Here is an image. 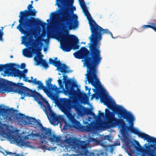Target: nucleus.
<instances>
[{
    "mask_svg": "<svg viewBox=\"0 0 156 156\" xmlns=\"http://www.w3.org/2000/svg\"><path fill=\"white\" fill-rule=\"evenodd\" d=\"M23 83H16L7 80L0 79V88L2 93L6 92H13L18 93L22 96L20 98L23 99L25 96L32 97L37 101L42 100L43 102L40 101L41 108L48 115L50 113V119L52 124H58L62 122H64L65 119L60 115L58 116L52 111L51 107L48 101L44 98L39 93L34 90H32L28 88L23 86Z\"/></svg>",
    "mask_w": 156,
    "mask_h": 156,
    "instance_id": "obj_1",
    "label": "nucleus"
},
{
    "mask_svg": "<svg viewBox=\"0 0 156 156\" xmlns=\"http://www.w3.org/2000/svg\"><path fill=\"white\" fill-rule=\"evenodd\" d=\"M120 114L121 115L120 118H123V119H126L127 122L129 124V126L126 125L123 120V122H121L120 125L119 126H121V131L123 134H125L127 131L133 133L137 135L138 136L144 139V140H147V142H150L151 136L150 135L142 133L138 129L134 127L133 122L134 120V117L133 115L130 112L127 111L126 110H124L121 112Z\"/></svg>",
    "mask_w": 156,
    "mask_h": 156,
    "instance_id": "obj_2",
    "label": "nucleus"
},
{
    "mask_svg": "<svg viewBox=\"0 0 156 156\" xmlns=\"http://www.w3.org/2000/svg\"><path fill=\"white\" fill-rule=\"evenodd\" d=\"M72 103L70 100H65L62 103H59V106L61 110L66 115L68 121L65 120L63 129L65 130L73 128L79 129L81 128V125L80 122L75 118V114H72L69 111L72 107Z\"/></svg>",
    "mask_w": 156,
    "mask_h": 156,
    "instance_id": "obj_3",
    "label": "nucleus"
},
{
    "mask_svg": "<svg viewBox=\"0 0 156 156\" xmlns=\"http://www.w3.org/2000/svg\"><path fill=\"white\" fill-rule=\"evenodd\" d=\"M27 8L28 10L20 12L19 20V24L17 27V29L22 34L25 35L29 33L30 30V25L34 22H33V17H31L30 19L28 18L27 17L29 16H35L37 13L35 9H32L33 7L32 4L29 5Z\"/></svg>",
    "mask_w": 156,
    "mask_h": 156,
    "instance_id": "obj_4",
    "label": "nucleus"
},
{
    "mask_svg": "<svg viewBox=\"0 0 156 156\" xmlns=\"http://www.w3.org/2000/svg\"><path fill=\"white\" fill-rule=\"evenodd\" d=\"M69 9L66 8L60 20V26L64 33L68 34V30L75 29L78 26L79 22L77 15L74 14L73 11H71V14L69 12Z\"/></svg>",
    "mask_w": 156,
    "mask_h": 156,
    "instance_id": "obj_5",
    "label": "nucleus"
},
{
    "mask_svg": "<svg viewBox=\"0 0 156 156\" xmlns=\"http://www.w3.org/2000/svg\"><path fill=\"white\" fill-rule=\"evenodd\" d=\"M43 40V39L41 37H39L36 40L37 47L36 48L35 46L34 48L30 47L29 49L30 50L31 49V51L28 49L25 48L24 50L23 53L24 56L28 58L31 57L32 54H36L37 55L34 57V59L36 62V65H41L45 68H47L49 67L48 64L45 60L42 58L43 55H41V49L40 45L42 44L41 41Z\"/></svg>",
    "mask_w": 156,
    "mask_h": 156,
    "instance_id": "obj_6",
    "label": "nucleus"
},
{
    "mask_svg": "<svg viewBox=\"0 0 156 156\" xmlns=\"http://www.w3.org/2000/svg\"><path fill=\"white\" fill-rule=\"evenodd\" d=\"M67 75L63 76V80L64 81L66 90H64V93L66 95H69V99L64 98L59 103H62L63 101L65 100H70L71 102H72L75 98L79 95L80 97L83 98L84 99L88 98L85 93L80 92L79 90H75L72 87H70L73 83L71 79H67Z\"/></svg>",
    "mask_w": 156,
    "mask_h": 156,
    "instance_id": "obj_7",
    "label": "nucleus"
},
{
    "mask_svg": "<svg viewBox=\"0 0 156 156\" xmlns=\"http://www.w3.org/2000/svg\"><path fill=\"white\" fill-rule=\"evenodd\" d=\"M75 38L78 40L77 37L74 35H62L60 39L63 41L61 43V47L63 51L69 52L72 48L74 49L79 48L80 46L75 41Z\"/></svg>",
    "mask_w": 156,
    "mask_h": 156,
    "instance_id": "obj_8",
    "label": "nucleus"
},
{
    "mask_svg": "<svg viewBox=\"0 0 156 156\" xmlns=\"http://www.w3.org/2000/svg\"><path fill=\"white\" fill-rule=\"evenodd\" d=\"M105 118L108 121L103 122L102 125L107 129H110L114 126H119L121 122H123V119L115 118L113 112H110L107 108L105 109Z\"/></svg>",
    "mask_w": 156,
    "mask_h": 156,
    "instance_id": "obj_9",
    "label": "nucleus"
},
{
    "mask_svg": "<svg viewBox=\"0 0 156 156\" xmlns=\"http://www.w3.org/2000/svg\"><path fill=\"white\" fill-rule=\"evenodd\" d=\"M16 66V64L13 63L0 64V71L4 70V72L6 74H9L11 72L14 76H19L20 79L22 76L24 77L25 75L22 71L14 67Z\"/></svg>",
    "mask_w": 156,
    "mask_h": 156,
    "instance_id": "obj_10",
    "label": "nucleus"
},
{
    "mask_svg": "<svg viewBox=\"0 0 156 156\" xmlns=\"http://www.w3.org/2000/svg\"><path fill=\"white\" fill-rule=\"evenodd\" d=\"M101 101L104 104L107 106L108 108L114 111L118 115L119 117H120L121 115L120 113L124 110H126L122 106L118 105L115 106V103L112 102V99L106 95H104L101 98Z\"/></svg>",
    "mask_w": 156,
    "mask_h": 156,
    "instance_id": "obj_11",
    "label": "nucleus"
},
{
    "mask_svg": "<svg viewBox=\"0 0 156 156\" xmlns=\"http://www.w3.org/2000/svg\"><path fill=\"white\" fill-rule=\"evenodd\" d=\"M52 80L51 78H49L48 80L46 81V87L43 85V83H42L41 81H37L36 78L32 80H25V81L26 82H27L30 83H33L35 85H38L37 88L39 89L43 90L45 93H46L48 91V90L54 86L51 83Z\"/></svg>",
    "mask_w": 156,
    "mask_h": 156,
    "instance_id": "obj_12",
    "label": "nucleus"
},
{
    "mask_svg": "<svg viewBox=\"0 0 156 156\" xmlns=\"http://www.w3.org/2000/svg\"><path fill=\"white\" fill-rule=\"evenodd\" d=\"M15 117L18 120L24 122L26 124L31 125V126L32 127H33L34 125H36V123L41 125L40 123L37 122V121L35 118L26 116L20 113L16 114Z\"/></svg>",
    "mask_w": 156,
    "mask_h": 156,
    "instance_id": "obj_13",
    "label": "nucleus"
},
{
    "mask_svg": "<svg viewBox=\"0 0 156 156\" xmlns=\"http://www.w3.org/2000/svg\"><path fill=\"white\" fill-rule=\"evenodd\" d=\"M124 141L126 144L127 146L129 147L130 151L132 153H135L136 151L137 152H140L142 153L144 152H145L146 153L145 151L147 149V148H146V150H145L144 148L141 147L140 146L139 143L137 145L133 142H131V145L133 147L134 149H133L132 148V146L129 145L130 143V141L127 137L125 138L124 139ZM147 146H146V148H147Z\"/></svg>",
    "mask_w": 156,
    "mask_h": 156,
    "instance_id": "obj_14",
    "label": "nucleus"
},
{
    "mask_svg": "<svg viewBox=\"0 0 156 156\" xmlns=\"http://www.w3.org/2000/svg\"><path fill=\"white\" fill-rule=\"evenodd\" d=\"M49 61L50 64H52L57 67V70L58 72L65 73L69 72V71L67 69L68 68L67 66L65 64L61 63L60 60L55 61L52 58H50Z\"/></svg>",
    "mask_w": 156,
    "mask_h": 156,
    "instance_id": "obj_15",
    "label": "nucleus"
},
{
    "mask_svg": "<svg viewBox=\"0 0 156 156\" xmlns=\"http://www.w3.org/2000/svg\"><path fill=\"white\" fill-rule=\"evenodd\" d=\"M89 143L85 141L78 140L76 148H77L78 150H80L83 154L84 153H86L87 151L88 150L89 147Z\"/></svg>",
    "mask_w": 156,
    "mask_h": 156,
    "instance_id": "obj_16",
    "label": "nucleus"
},
{
    "mask_svg": "<svg viewBox=\"0 0 156 156\" xmlns=\"http://www.w3.org/2000/svg\"><path fill=\"white\" fill-rule=\"evenodd\" d=\"M37 122L40 123L41 125H38L36 123V125H34L33 127L35 128L38 127H41V131L43 136L44 137L48 138L49 139V137H50V136L52 134L51 133V130L50 129H48L43 127L40 122L37 121Z\"/></svg>",
    "mask_w": 156,
    "mask_h": 156,
    "instance_id": "obj_17",
    "label": "nucleus"
},
{
    "mask_svg": "<svg viewBox=\"0 0 156 156\" xmlns=\"http://www.w3.org/2000/svg\"><path fill=\"white\" fill-rule=\"evenodd\" d=\"M81 2H80V5L82 8L83 12L86 16L87 18L88 21H94L92 19L91 16L89 12L87 9L86 8V5L84 2V0H81Z\"/></svg>",
    "mask_w": 156,
    "mask_h": 156,
    "instance_id": "obj_18",
    "label": "nucleus"
},
{
    "mask_svg": "<svg viewBox=\"0 0 156 156\" xmlns=\"http://www.w3.org/2000/svg\"><path fill=\"white\" fill-rule=\"evenodd\" d=\"M151 144L147 147V149L146 150V154L149 156H156V151L154 150H152L151 147L153 148L154 149H156V145L155 143Z\"/></svg>",
    "mask_w": 156,
    "mask_h": 156,
    "instance_id": "obj_19",
    "label": "nucleus"
},
{
    "mask_svg": "<svg viewBox=\"0 0 156 156\" xmlns=\"http://www.w3.org/2000/svg\"><path fill=\"white\" fill-rule=\"evenodd\" d=\"M33 21L34 22L30 25V29L32 27L37 25L40 26L42 27V28L46 26L47 24L46 23L43 22L38 19H35L34 18H33Z\"/></svg>",
    "mask_w": 156,
    "mask_h": 156,
    "instance_id": "obj_20",
    "label": "nucleus"
},
{
    "mask_svg": "<svg viewBox=\"0 0 156 156\" xmlns=\"http://www.w3.org/2000/svg\"><path fill=\"white\" fill-rule=\"evenodd\" d=\"M77 140H74L72 138L70 137L66 140L65 142L69 147H71L72 148H75L76 146Z\"/></svg>",
    "mask_w": 156,
    "mask_h": 156,
    "instance_id": "obj_21",
    "label": "nucleus"
},
{
    "mask_svg": "<svg viewBox=\"0 0 156 156\" xmlns=\"http://www.w3.org/2000/svg\"><path fill=\"white\" fill-rule=\"evenodd\" d=\"M74 108L78 115L80 116L84 115L85 109L83 106H76L74 107Z\"/></svg>",
    "mask_w": 156,
    "mask_h": 156,
    "instance_id": "obj_22",
    "label": "nucleus"
},
{
    "mask_svg": "<svg viewBox=\"0 0 156 156\" xmlns=\"http://www.w3.org/2000/svg\"><path fill=\"white\" fill-rule=\"evenodd\" d=\"M48 139L52 142L58 143L60 141L61 137L52 134L50 137H49Z\"/></svg>",
    "mask_w": 156,
    "mask_h": 156,
    "instance_id": "obj_23",
    "label": "nucleus"
},
{
    "mask_svg": "<svg viewBox=\"0 0 156 156\" xmlns=\"http://www.w3.org/2000/svg\"><path fill=\"white\" fill-rule=\"evenodd\" d=\"M16 143L21 146L27 145L29 143L28 141H25L20 138H17L16 140Z\"/></svg>",
    "mask_w": 156,
    "mask_h": 156,
    "instance_id": "obj_24",
    "label": "nucleus"
},
{
    "mask_svg": "<svg viewBox=\"0 0 156 156\" xmlns=\"http://www.w3.org/2000/svg\"><path fill=\"white\" fill-rule=\"evenodd\" d=\"M0 115H2L4 119L6 118L7 117L6 109L5 108H2L0 106Z\"/></svg>",
    "mask_w": 156,
    "mask_h": 156,
    "instance_id": "obj_25",
    "label": "nucleus"
},
{
    "mask_svg": "<svg viewBox=\"0 0 156 156\" xmlns=\"http://www.w3.org/2000/svg\"><path fill=\"white\" fill-rule=\"evenodd\" d=\"M1 152L4 155L6 156L8 154L11 155V156H23V155H21L19 154H16L15 153H12L10 152L6 151H4V152L1 151Z\"/></svg>",
    "mask_w": 156,
    "mask_h": 156,
    "instance_id": "obj_26",
    "label": "nucleus"
},
{
    "mask_svg": "<svg viewBox=\"0 0 156 156\" xmlns=\"http://www.w3.org/2000/svg\"><path fill=\"white\" fill-rule=\"evenodd\" d=\"M49 90L52 91H54L57 94H58L61 92L59 89L57 88V87L55 85L53 86Z\"/></svg>",
    "mask_w": 156,
    "mask_h": 156,
    "instance_id": "obj_27",
    "label": "nucleus"
},
{
    "mask_svg": "<svg viewBox=\"0 0 156 156\" xmlns=\"http://www.w3.org/2000/svg\"><path fill=\"white\" fill-rule=\"evenodd\" d=\"M142 28L144 29H148L149 28L152 29L155 32H156V27L150 25H144L142 26Z\"/></svg>",
    "mask_w": 156,
    "mask_h": 156,
    "instance_id": "obj_28",
    "label": "nucleus"
},
{
    "mask_svg": "<svg viewBox=\"0 0 156 156\" xmlns=\"http://www.w3.org/2000/svg\"><path fill=\"white\" fill-rule=\"evenodd\" d=\"M94 128V126L92 125L89 124L85 126V129L87 131L91 132L92 131Z\"/></svg>",
    "mask_w": 156,
    "mask_h": 156,
    "instance_id": "obj_29",
    "label": "nucleus"
},
{
    "mask_svg": "<svg viewBox=\"0 0 156 156\" xmlns=\"http://www.w3.org/2000/svg\"><path fill=\"white\" fill-rule=\"evenodd\" d=\"M85 112L87 115H90L93 116L95 115V114L90 108H86V110H85Z\"/></svg>",
    "mask_w": 156,
    "mask_h": 156,
    "instance_id": "obj_30",
    "label": "nucleus"
},
{
    "mask_svg": "<svg viewBox=\"0 0 156 156\" xmlns=\"http://www.w3.org/2000/svg\"><path fill=\"white\" fill-rule=\"evenodd\" d=\"M8 138L11 140H16V137L15 135L10 134L9 133L8 135Z\"/></svg>",
    "mask_w": 156,
    "mask_h": 156,
    "instance_id": "obj_31",
    "label": "nucleus"
},
{
    "mask_svg": "<svg viewBox=\"0 0 156 156\" xmlns=\"http://www.w3.org/2000/svg\"><path fill=\"white\" fill-rule=\"evenodd\" d=\"M83 154L86 156H95L94 153L90 152L88 150L87 151L86 153H84Z\"/></svg>",
    "mask_w": 156,
    "mask_h": 156,
    "instance_id": "obj_32",
    "label": "nucleus"
},
{
    "mask_svg": "<svg viewBox=\"0 0 156 156\" xmlns=\"http://www.w3.org/2000/svg\"><path fill=\"white\" fill-rule=\"evenodd\" d=\"M58 82L60 87L61 88H63L64 83H65L64 81V82H62V80L59 79L58 80Z\"/></svg>",
    "mask_w": 156,
    "mask_h": 156,
    "instance_id": "obj_33",
    "label": "nucleus"
},
{
    "mask_svg": "<svg viewBox=\"0 0 156 156\" xmlns=\"http://www.w3.org/2000/svg\"><path fill=\"white\" fill-rule=\"evenodd\" d=\"M21 71L25 75V77H21V78H20V77L19 76H17V77H19V78L20 79H21L22 78H23V79H24V81H25V80H27V77H26V74H25V73H26L27 72H28V69H25L23 71Z\"/></svg>",
    "mask_w": 156,
    "mask_h": 156,
    "instance_id": "obj_34",
    "label": "nucleus"
},
{
    "mask_svg": "<svg viewBox=\"0 0 156 156\" xmlns=\"http://www.w3.org/2000/svg\"><path fill=\"white\" fill-rule=\"evenodd\" d=\"M98 117L99 118L101 119V118H104L105 117V114L104 113L101 112L100 111H98Z\"/></svg>",
    "mask_w": 156,
    "mask_h": 156,
    "instance_id": "obj_35",
    "label": "nucleus"
},
{
    "mask_svg": "<svg viewBox=\"0 0 156 156\" xmlns=\"http://www.w3.org/2000/svg\"><path fill=\"white\" fill-rule=\"evenodd\" d=\"M150 143H155V145H156V138H154V137H151Z\"/></svg>",
    "mask_w": 156,
    "mask_h": 156,
    "instance_id": "obj_36",
    "label": "nucleus"
},
{
    "mask_svg": "<svg viewBox=\"0 0 156 156\" xmlns=\"http://www.w3.org/2000/svg\"><path fill=\"white\" fill-rule=\"evenodd\" d=\"M4 35V33L0 29V41H3L2 37Z\"/></svg>",
    "mask_w": 156,
    "mask_h": 156,
    "instance_id": "obj_37",
    "label": "nucleus"
},
{
    "mask_svg": "<svg viewBox=\"0 0 156 156\" xmlns=\"http://www.w3.org/2000/svg\"><path fill=\"white\" fill-rule=\"evenodd\" d=\"M26 64L24 63H22L20 65V68L21 69H23L25 68Z\"/></svg>",
    "mask_w": 156,
    "mask_h": 156,
    "instance_id": "obj_38",
    "label": "nucleus"
},
{
    "mask_svg": "<svg viewBox=\"0 0 156 156\" xmlns=\"http://www.w3.org/2000/svg\"><path fill=\"white\" fill-rule=\"evenodd\" d=\"M18 111L16 109H14L13 108H11L10 109V112L12 113H14L15 112H17Z\"/></svg>",
    "mask_w": 156,
    "mask_h": 156,
    "instance_id": "obj_39",
    "label": "nucleus"
},
{
    "mask_svg": "<svg viewBox=\"0 0 156 156\" xmlns=\"http://www.w3.org/2000/svg\"><path fill=\"white\" fill-rule=\"evenodd\" d=\"M66 2H70L71 4H73V2L74 0H64Z\"/></svg>",
    "mask_w": 156,
    "mask_h": 156,
    "instance_id": "obj_40",
    "label": "nucleus"
},
{
    "mask_svg": "<svg viewBox=\"0 0 156 156\" xmlns=\"http://www.w3.org/2000/svg\"><path fill=\"white\" fill-rule=\"evenodd\" d=\"M114 144L115 146H119L120 145V142L119 141H118L116 142V143L115 142L114 143Z\"/></svg>",
    "mask_w": 156,
    "mask_h": 156,
    "instance_id": "obj_41",
    "label": "nucleus"
},
{
    "mask_svg": "<svg viewBox=\"0 0 156 156\" xmlns=\"http://www.w3.org/2000/svg\"><path fill=\"white\" fill-rule=\"evenodd\" d=\"M34 136L36 137H37L40 136V135L38 133H36L34 134Z\"/></svg>",
    "mask_w": 156,
    "mask_h": 156,
    "instance_id": "obj_42",
    "label": "nucleus"
},
{
    "mask_svg": "<svg viewBox=\"0 0 156 156\" xmlns=\"http://www.w3.org/2000/svg\"><path fill=\"white\" fill-rule=\"evenodd\" d=\"M109 138V135H106L105 136V139L106 140H108Z\"/></svg>",
    "mask_w": 156,
    "mask_h": 156,
    "instance_id": "obj_43",
    "label": "nucleus"
},
{
    "mask_svg": "<svg viewBox=\"0 0 156 156\" xmlns=\"http://www.w3.org/2000/svg\"><path fill=\"white\" fill-rule=\"evenodd\" d=\"M96 95H95V94H94V95H92V96L91 97V100H92L93 99V98L94 97L96 98Z\"/></svg>",
    "mask_w": 156,
    "mask_h": 156,
    "instance_id": "obj_44",
    "label": "nucleus"
},
{
    "mask_svg": "<svg viewBox=\"0 0 156 156\" xmlns=\"http://www.w3.org/2000/svg\"><path fill=\"white\" fill-rule=\"evenodd\" d=\"M46 147V146L45 145L43 146L42 147H41V148H42V149H45Z\"/></svg>",
    "mask_w": 156,
    "mask_h": 156,
    "instance_id": "obj_45",
    "label": "nucleus"
},
{
    "mask_svg": "<svg viewBox=\"0 0 156 156\" xmlns=\"http://www.w3.org/2000/svg\"><path fill=\"white\" fill-rule=\"evenodd\" d=\"M90 88L89 89V90H88V95H90V94H91L90 93Z\"/></svg>",
    "mask_w": 156,
    "mask_h": 156,
    "instance_id": "obj_46",
    "label": "nucleus"
},
{
    "mask_svg": "<svg viewBox=\"0 0 156 156\" xmlns=\"http://www.w3.org/2000/svg\"><path fill=\"white\" fill-rule=\"evenodd\" d=\"M137 154H138V155H140V156H145V155H144L143 154H139V153H137Z\"/></svg>",
    "mask_w": 156,
    "mask_h": 156,
    "instance_id": "obj_47",
    "label": "nucleus"
},
{
    "mask_svg": "<svg viewBox=\"0 0 156 156\" xmlns=\"http://www.w3.org/2000/svg\"><path fill=\"white\" fill-rule=\"evenodd\" d=\"M85 89L86 90H89V89L88 88V87L87 86H85Z\"/></svg>",
    "mask_w": 156,
    "mask_h": 156,
    "instance_id": "obj_48",
    "label": "nucleus"
},
{
    "mask_svg": "<svg viewBox=\"0 0 156 156\" xmlns=\"http://www.w3.org/2000/svg\"><path fill=\"white\" fill-rule=\"evenodd\" d=\"M90 140H92L94 141L95 139L93 138H90Z\"/></svg>",
    "mask_w": 156,
    "mask_h": 156,
    "instance_id": "obj_49",
    "label": "nucleus"
},
{
    "mask_svg": "<svg viewBox=\"0 0 156 156\" xmlns=\"http://www.w3.org/2000/svg\"><path fill=\"white\" fill-rule=\"evenodd\" d=\"M50 19H51V18H50V19H48L47 20V22L49 23L50 21Z\"/></svg>",
    "mask_w": 156,
    "mask_h": 156,
    "instance_id": "obj_50",
    "label": "nucleus"
},
{
    "mask_svg": "<svg viewBox=\"0 0 156 156\" xmlns=\"http://www.w3.org/2000/svg\"><path fill=\"white\" fill-rule=\"evenodd\" d=\"M58 59V58L57 57H55V58L54 60L55 61H57V59Z\"/></svg>",
    "mask_w": 156,
    "mask_h": 156,
    "instance_id": "obj_51",
    "label": "nucleus"
},
{
    "mask_svg": "<svg viewBox=\"0 0 156 156\" xmlns=\"http://www.w3.org/2000/svg\"><path fill=\"white\" fill-rule=\"evenodd\" d=\"M73 10H76V7H73Z\"/></svg>",
    "mask_w": 156,
    "mask_h": 156,
    "instance_id": "obj_52",
    "label": "nucleus"
},
{
    "mask_svg": "<svg viewBox=\"0 0 156 156\" xmlns=\"http://www.w3.org/2000/svg\"><path fill=\"white\" fill-rule=\"evenodd\" d=\"M10 57L11 58H13V56L12 55H11L10 56Z\"/></svg>",
    "mask_w": 156,
    "mask_h": 156,
    "instance_id": "obj_53",
    "label": "nucleus"
},
{
    "mask_svg": "<svg viewBox=\"0 0 156 156\" xmlns=\"http://www.w3.org/2000/svg\"><path fill=\"white\" fill-rule=\"evenodd\" d=\"M54 14V15H56V14H55V12H53V13H51V14Z\"/></svg>",
    "mask_w": 156,
    "mask_h": 156,
    "instance_id": "obj_54",
    "label": "nucleus"
},
{
    "mask_svg": "<svg viewBox=\"0 0 156 156\" xmlns=\"http://www.w3.org/2000/svg\"><path fill=\"white\" fill-rule=\"evenodd\" d=\"M30 78L32 80L33 79V76H31Z\"/></svg>",
    "mask_w": 156,
    "mask_h": 156,
    "instance_id": "obj_55",
    "label": "nucleus"
},
{
    "mask_svg": "<svg viewBox=\"0 0 156 156\" xmlns=\"http://www.w3.org/2000/svg\"><path fill=\"white\" fill-rule=\"evenodd\" d=\"M44 51H46V49L45 48H44Z\"/></svg>",
    "mask_w": 156,
    "mask_h": 156,
    "instance_id": "obj_56",
    "label": "nucleus"
},
{
    "mask_svg": "<svg viewBox=\"0 0 156 156\" xmlns=\"http://www.w3.org/2000/svg\"><path fill=\"white\" fill-rule=\"evenodd\" d=\"M15 23V22H14V23H13L12 24V27H13V26L14 25V23Z\"/></svg>",
    "mask_w": 156,
    "mask_h": 156,
    "instance_id": "obj_57",
    "label": "nucleus"
},
{
    "mask_svg": "<svg viewBox=\"0 0 156 156\" xmlns=\"http://www.w3.org/2000/svg\"><path fill=\"white\" fill-rule=\"evenodd\" d=\"M41 143L42 144H43V141H42H42H41Z\"/></svg>",
    "mask_w": 156,
    "mask_h": 156,
    "instance_id": "obj_58",
    "label": "nucleus"
},
{
    "mask_svg": "<svg viewBox=\"0 0 156 156\" xmlns=\"http://www.w3.org/2000/svg\"><path fill=\"white\" fill-rule=\"evenodd\" d=\"M33 1H32L31 2V4H32V3H33Z\"/></svg>",
    "mask_w": 156,
    "mask_h": 156,
    "instance_id": "obj_59",
    "label": "nucleus"
},
{
    "mask_svg": "<svg viewBox=\"0 0 156 156\" xmlns=\"http://www.w3.org/2000/svg\"><path fill=\"white\" fill-rule=\"evenodd\" d=\"M119 156H122V155H121V154H119Z\"/></svg>",
    "mask_w": 156,
    "mask_h": 156,
    "instance_id": "obj_60",
    "label": "nucleus"
},
{
    "mask_svg": "<svg viewBox=\"0 0 156 156\" xmlns=\"http://www.w3.org/2000/svg\"><path fill=\"white\" fill-rule=\"evenodd\" d=\"M58 7H59V6H60V5H59V4H58Z\"/></svg>",
    "mask_w": 156,
    "mask_h": 156,
    "instance_id": "obj_61",
    "label": "nucleus"
},
{
    "mask_svg": "<svg viewBox=\"0 0 156 156\" xmlns=\"http://www.w3.org/2000/svg\"><path fill=\"white\" fill-rule=\"evenodd\" d=\"M58 75H61V74H60V73H58Z\"/></svg>",
    "mask_w": 156,
    "mask_h": 156,
    "instance_id": "obj_62",
    "label": "nucleus"
},
{
    "mask_svg": "<svg viewBox=\"0 0 156 156\" xmlns=\"http://www.w3.org/2000/svg\"><path fill=\"white\" fill-rule=\"evenodd\" d=\"M93 90H94V91H95V90L94 89H93Z\"/></svg>",
    "mask_w": 156,
    "mask_h": 156,
    "instance_id": "obj_63",
    "label": "nucleus"
},
{
    "mask_svg": "<svg viewBox=\"0 0 156 156\" xmlns=\"http://www.w3.org/2000/svg\"><path fill=\"white\" fill-rule=\"evenodd\" d=\"M26 43H28V42H27V41H26Z\"/></svg>",
    "mask_w": 156,
    "mask_h": 156,
    "instance_id": "obj_64",
    "label": "nucleus"
}]
</instances>
